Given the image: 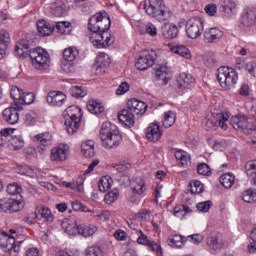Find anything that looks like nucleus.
I'll return each instance as SVG.
<instances>
[{
    "instance_id": "c85d7f7f",
    "label": "nucleus",
    "mask_w": 256,
    "mask_h": 256,
    "mask_svg": "<svg viewBox=\"0 0 256 256\" xmlns=\"http://www.w3.org/2000/svg\"><path fill=\"white\" fill-rule=\"evenodd\" d=\"M77 227V224L69 218H64L61 222L62 230L66 235H69V237H75V235H77Z\"/></svg>"
},
{
    "instance_id": "9b49d317",
    "label": "nucleus",
    "mask_w": 256,
    "mask_h": 256,
    "mask_svg": "<svg viewBox=\"0 0 256 256\" xmlns=\"http://www.w3.org/2000/svg\"><path fill=\"white\" fill-rule=\"evenodd\" d=\"M69 153V146L65 143H60L51 149L50 161H54L55 163H63V161H67Z\"/></svg>"
},
{
    "instance_id": "dca6fc26",
    "label": "nucleus",
    "mask_w": 256,
    "mask_h": 256,
    "mask_svg": "<svg viewBox=\"0 0 256 256\" xmlns=\"http://www.w3.org/2000/svg\"><path fill=\"white\" fill-rule=\"evenodd\" d=\"M13 245H15V237L7 234L5 231H0V249L4 253H13Z\"/></svg>"
},
{
    "instance_id": "6e6552de",
    "label": "nucleus",
    "mask_w": 256,
    "mask_h": 256,
    "mask_svg": "<svg viewBox=\"0 0 256 256\" xmlns=\"http://www.w3.org/2000/svg\"><path fill=\"white\" fill-rule=\"evenodd\" d=\"M157 52L155 50H143L135 63L136 69L139 71H147L157 63Z\"/></svg>"
},
{
    "instance_id": "393cba45",
    "label": "nucleus",
    "mask_w": 256,
    "mask_h": 256,
    "mask_svg": "<svg viewBox=\"0 0 256 256\" xmlns=\"http://www.w3.org/2000/svg\"><path fill=\"white\" fill-rule=\"evenodd\" d=\"M222 37L223 31L219 28L206 29L204 32V41L206 43H217L218 41H221Z\"/></svg>"
},
{
    "instance_id": "72a5a7b5",
    "label": "nucleus",
    "mask_w": 256,
    "mask_h": 256,
    "mask_svg": "<svg viewBox=\"0 0 256 256\" xmlns=\"http://www.w3.org/2000/svg\"><path fill=\"white\" fill-rule=\"evenodd\" d=\"M77 233L82 237H92L97 233V226L93 224H81L77 227Z\"/></svg>"
},
{
    "instance_id": "864d4df0",
    "label": "nucleus",
    "mask_w": 256,
    "mask_h": 256,
    "mask_svg": "<svg viewBox=\"0 0 256 256\" xmlns=\"http://www.w3.org/2000/svg\"><path fill=\"white\" fill-rule=\"evenodd\" d=\"M117 199H119V190L117 189L109 191L104 197V201L107 205H112Z\"/></svg>"
},
{
    "instance_id": "4468645a",
    "label": "nucleus",
    "mask_w": 256,
    "mask_h": 256,
    "mask_svg": "<svg viewBox=\"0 0 256 256\" xmlns=\"http://www.w3.org/2000/svg\"><path fill=\"white\" fill-rule=\"evenodd\" d=\"M33 141L40 144V147L38 148V153L43 154L45 153V151H47V148L53 145V136L49 132H44L35 135L33 137Z\"/></svg>"
},
{
    "instance_id": "774afa93",
    "label": "nucleus",
    "mask_w": 256,
    "mask_h": 256,
    "mask_svg": "<svg viewBox=\"0 0 256 256\" xmlns=\"http://www.w3.org/2000/svg\"><path fill=\"white\" fill-rule=\"evenodd\" d=\"M145 33L149 35L150 37H157V26L155 24L148 22L145 27Z\"/></svg>"
},
{
    "instance_id": "a19ab883",
    "label": "nucleus",
    "mask_w": 256,
    "mask_h": 256,
    "mask_svg": "<svg viewBox=\"0 0 256 256\" xmlns=\"http://www.w3.org/2000/svg\"><path fill=\"white\" fill-rule=\"evenodd\" d=\"M220 183L225 187V189H231L235 184V175L231 172L222 174L220 176Z\"/></svg>"
},
{
    "instance_id": "4d7b16f0",
    "label": "nucleus",
    "mask_w": 256,
    "mask_h": 256,
    "mask_svg": "<svg viewBox=\"0 0 256 256\" xmlns=\"http://www.w3.org/2000/svg\"><path fill=\"white\" fill-rule=\"evenodd\" d=\"M146 247H148L150 251H153V253H156L157 256H163V249L161 248V244L155 242L154 240H150Z\"/></svg>"
},
{
    "instance_id": "2f4dec72",
    "label": "nucleus",
    "mask_w": 256,
    "mask_h": 256,
    "mask_svg": "<svg viewBox=\"0 0 256 256\" xmlns=\"http://www.w3.org/2000/svg\"><path fill=\"white\" fill-rule=\"evenodd\" d=\"M37 30L40 35L47 37L53 33L55 26L51 25V23L47 22L46 20H39L37 22Z\"/></svg>"
},
{
    "instance_id": "c03bdc74",
    "label": "nucleus",
    "mask_w": 256,
    "mask_h": 256,
    "mask_svg": "<svg viewBox=\"0 0 256 256\" xmlns=\"http://www.w3.org/2000/svg\"><path fill=\"white\" fill-rule=\"evenodd\" d=\"M79 57V50L75 47L66 48L63 52L64 61L73 62Z\"/></svg>"
},
{
    "instance_id": "473e14b6",
    "label": "nucleus",
    "mask_w": 256,
    "mask_h": 256,
    "mask_svg": "<svg viewBox=\"0 0 256 256\" xmlns=\"http://www.w3.org/2000/svg\"><path fill=\"white\" fill-rule=\"evenodd\" d=\"M170 51L172 53H175L176 55H179L180 57H183L184 59H191V50L183 45H169L168 46Z\"/></svg>"
},
{
    "instance_id": "a211bd4d",
    "label": "nucleus",
    "mask_w": 256,
    "mask_h": 256,
    "mask_svg": "<svg viewBox=\"0 0 256 256\" xmlns=\"http://www.w3.org/2000/svg\"><path fill=\"white\" fill-rule=\"evenodd\" d=\"M127 107L133 115H145L147 111V104L136 98L128 100Z\"/></svg>"
},
{
    "instance_id": "f704fd0d",
    "label": "nucleus",
    "mask_w": 256,
    "mask_h": 256,
    "mask_svg": "<svg viewBox=\"0 0 256 256\" xmlns=\"http://www.w3.org/2000/svg\"><path fill=\"white\" fill-rule=\"evenodd\" d=\"M81 153L84 157H95V141L86 140L82 142Z\"/></svg>"
},
{
    "instance_id": "de8ad7c7",
    "label": "nucleus",
    "mask_w": 256,
    "mask_h": 256,
    "mask_svg": "<svg viewBox=\"0 0 256 256\" xmlns=\"http://www.w3.org/2000/svg\"><path fill=\"white\" fill-rule=\"evenodd\" d=\"M187 213H191V208L182 204L177 205L173 210L174 217H177L178 219H184Z\"/></svg>"
},
{
    "instance_id": "bb28decb",
    "label": "nucleus",
    "mask_w": 256,
    "mask_h": 256,
    "mask_svg": "<svg viewBox=\"0 0 256 256\" xmlns=\"http://www.w3.org/2000/svg\"><path fill=\"white\" fill-rule=\"evenodd\" d=\"M156 81L160 83V85H167L169 83V67L167 65H159L156 68Z\"/></svg>"
},
{
    "instance_id": "680f3d73",
    "label": "nucleus",
    "mask_w": 256,
    "mask_h": 256,
    "mask_svg": "<svg viewBox=\"0 0 256 256\" xmlns=\"http://www.w3.org/2000/svg\"><path fill=\"white\" fill-rule=\"evenodd\" d=\"M86 256H103V250L99 246H90L86 249Z\"/></svg>"
},
{
    "instance_id": "f03ea898",
    "label": "nucleus",
    "mask_w": 256,
    "mask_h": 256,
    "mask_svg": "<svg viewBox=\"0 0 256 256\" xmlns=\"http://www.w3.org/2000/svg\"><path fill=\"white\" fill-rule=\"evenodd\" d=\"M100 139L105 149H115L121 145L123 137L117 126L111 122H104L100 128Z\"/></svg>"
},
{
    "instance_id": "39448f33",
    "label": "nucleus",
    "mask_w": 256,
    "mask_h": 256,
    "mask_svg": "<svg viewBox=\"0 0 256 256\" xmlns=\"http://www.w3.org/2000/svg\"><path fill=\"white\" fill-rule=\"evenodd\" d=\"M111 28V18L107 12H99L89 19L88 29L90 33H103Z\"/></svg>"
},
{
    "instance_id": "cd10ccee",
    "label": "nucleus",
    "mask_w": 256,
    "mask_h": 256,
    "mask_svg": "<svg viewBox=\"0 0 256 256\" xmlns=\"http://www.w3.org/2000/svg\"><path fill=\"white\" fill-rule=\"evenodd\" d=\"M241 23L244 27L256 25V11L253 9L244 10L242 13Z\"/></svg>"
},
{
    "instance_id": "bf43d9fd",
    "label": "nucleus",
    "mask_w": 256,
    "mask_h": 256,
    "mask_svg": "<svg viewBox=\"0 0 256 256\" xmlns=\"http://www.w3.org/2000/svg\"><path fill=\"white\" fill-rule=\"evenodd\" d=\"M6 191L9 195H21V191L23 188L17 183H10L8 184Z\"/></svg>"
},
{
    "instance_id": "7ed1b4c3",
    "label": "nucleus",
    "mask_w": 256,
    "mask_h": 256,
    "mask_svg": "<svg viewBox=\"0 0 256 256\" xmlns=\"http://www.w3.org/2000/svg\"><path fill=\"white\" fill-rule=\"evenodd\" d=\"M81 117H83V113L81 112L80 107L72 105L66 108V110L64 111V125L69 135H73L79 130Z\"/></svg>"
},
{
    "instance_id": "338daca9",
    "label": "nucleus",
    "mask_w": 256,
    "mask_h": 256,
    "mask_svg": "<svg viewBox=\"0 0 256 256\" xmlns=\"http://www.w3.org/2000/svg\"><path fill=\"white\" fill-rule=\"evenodd\" d=\"M149 217H151V211L144 209L135 214L134 219H136L137 221H147Z\"/></svg>"
},
{
    "instance_id": "aec40b11",
    "label": "nucleus",
    "mask_w": 256,
    "mask_h": 256,
    "mask_svg": "<svg viewBox=\"0 0 256 256\" xmlns=\"http://www.w3.org/2000/svg\"><path fill=\"white\" fill-rule=\"evenodd\" d=\"M230 124L232 125L233 129L236 131H243L244 129H253L251 128V123H249V118L244 115L233 116L230 119Z\"/></svg>"
},
{
    "instance_id": "f8f14e48",
    "label": "nucleus",
    "mask_w": 256,
    "mask_h": 256,
    "mask_svg": "<svg viewBox=\"0 0 256 256\" xmlns=\"http://www.w3.org/2000/svg\"><path fill=\"white\" fill-rule=\"evenodd\" d=\"M0 207L3 211H9L10 213H17L25 207V201L22 198H2L0 200Z\"/></svg>"
},
{
    "instance_id": "3c124183",
    "label": "nucleus",
    "mask_w": 256,
    "mask_h": 256,
    "mask_svg": "<svg viewBox=\"0 0 256 256\" xmlns=\"http://www.w3.org/2000/svg\"><path fill=\"white\" fill-rule=\"evenodd\" d=\"M24 121L28 126L35 125L39 121V114L35 111H30L25 114Z\"/></svg>"
},
{
    "instance_id": "f257e3e1",
    "label": "nucleus",
    "mask_w": 256,
    "mask_h": 256,
    "mask_svg": "<svg viewBox=\"0 0 256 256\" xmlns=\"http://www.w3.org/2000/svg\"><path fill=\"white\" fill-rule=\"evenodd\" d=\"M143 7L145 13H147L149 17L159 21V23L170 21L171 17H173V11L165 5L163 0H145Z\"/></svg>"
},
{
    "instance_id": "ddd939ff",
    "label": "nucleus",
    "mask_w": 256,
    "mask_h": 256,
    "mask_svg": "<svg viewBox=\"0 0 256 256\" xmlns=\"http://www.w3.org/2000/svg\"><path fill=\"white\" fill-rule=\"evenodd\" d=\"M111 65V56L105 52H99L96 58L95 73L96 75H104Z\"/></svg>"
},
{
    "instance_id": "5701e85b",
    "label": "nucleus",
    "mask_w": 256,
    "mask_h": 256,
    "mask_svg": "<svg viewBox=\"0 0 256 256\" xmlns=\"http://www.w3.org/2000/svg\"><path fill=\"white\" fill-rule=\"evenodd\" d=\"M118 119L125 127H133L135 125V114L128 107L118 113Z\"/></svg>"
},
{
    "instance_id": "58836bf2",
    "label": "nucleus",
    "mask_w": 256,
    "mask_h": 256,
    "mask_svg": "<svg viewBox=\"0 0 256 256\" xmlns=\"http://www.w3.org/2000/svg\"><path fill=\"white\" fill-rule=\"evenodd\" d=\"M177 120V115L173 111H167L164 113L162 118V125L169 129V127H173L175 125V121Z\"/></svg>"
},
{
    "instance_id": "49530a36",
    "label": "nucleus",
    "mask_w": 256,
    "mask_h": 256,
    "mask_svg": "<svg viewBox=\"0 0 256 256\" xmlns=\"http://www.w3.org/2000/svg\"><path fill=\"white\" fill-rule=\"evenodd\" d=\"M56 31L60 33V35H70L71 34V22L62 21L56 22Z\"/></svg>"
},
{
    "instance_id": "0eeeda50",
    "label": "nucleus",
    "mask_w": 256,
    "mask_h": 256,
    "mask_svg": "<svg viewBox=\"0 0 256 256\" xmlns=\"http://www.w3.org/2000/svg\"><path fill=\"white\" fill-rule=\"evenodd\" d=\"M88 37L92 45H94V47H98V49H107V47H111V45L115 43V36L107 32V30L98 34L89 33Z\"/></svg>"
},
{
    "instance_id": "f3484780",
    "label": "nucleus",
    "mask_w": 256,
    "mask_h": 256,
    "mask_svg": "<svg viewBox=\"0 0 256 256\" xmlns=\"http://www.w3.org/2000/svg\"><path fill=\"white\" fill-rule=\"evenodd\" d=\"M220 7L226 19H233L237 15V3L233 0H222Z\"/></svg>"
},
{
    "instance_id": "0e129e2a",
    "label": "nucleus",
    "mask_w": 256,
    "mask_h": 256,
    "mask_svg": "<svg viewBox=\"0 0 256 256\" xmlns=\"http://www.w3.org/2000/svg\"><path fill=\"white\" fill-rule=\"evenodd\" d=\"M131 89V85L127 82H121L116 89V95L121 96L125 95L126 93H129V90Z\"/></svg>"
},
{
    "instance_id": "6ab92c4d",
    "label": "nucleus",
    "mask_w": 256,
    "mask_h": 256,
    "mask_svg": "<svg viewBox=\"0 0 256 256\" xmlns=\"http://www.w3.org/2000/svg\"><path fill=\"white\" fill-rule=\"evenodd\" d=\"M66 100L67 95L59 91H51L46 97V101L51 105V107H61Z\"/></svg>"
},
{
    "instance_id": "4be33fe9",
    "label": "nucleus",
    "mask_w": 256,
    "mask_h": 256,
    "mask_svg": "<svg viewBox=\"0 0 256 256\" xmlns=\"http://www.w3.org/2000/svg\"><path fill=\"white\" fill-rule=\"evenodd\" d=\"M163 133L161 132V127L157 123H151L146 129V139L152 141L153 143L161 139Z\"/></svg>"
},
{
    "instance_id": "69168bd1",
    "label": "nucleus",
    "mask_w": 256,
    "mask_h": 256,
    "mask_svg": "<svg viewBox=\"0 0 256 256\" xmlns=\"http://www.w3.org/2000/svg\"><path fill=\"white\" fill-rule=\"evenodd\" d=\"M61 68L64 73H75V64L71 61L64 60Z\"/></svg>"
},
{
    "instance_id": "a18cd8bd",
    "label": "nucleus",
    "mask_w": 256,
    "mask_h": 256,
    "mask_svg": "<svg viewBox=\"0 0 256 256\" xmlns=\"http://www.w3.org/2000/svg\"><path fill=\"white\" fill-rule=\"evenodd\" d=\"M38 215H41L42 219H44L45 223L50 224L53 221V214L51 210L47 206H40L37 208Z\"/></svg>"
},
{
    "instance_id": "7c9ffc66",
    "label": "nucleus",
    "mask_w": 256,
    "mask_h": 256,
    "mask_svg": "<svg viewBox=\"0 0 256 256\" xmlns=\"http://www.w3.org/2000/svg\"><path fill=\"white\" fill-rule=\"evenodd\" d=\"M87 109L89 113H92V115H99L105 111V106L100 100L92 99L88 101Z\"/></svg>"
},
{
    "instance_id": "13d9d810",
    "label": "nucleus",
    "mask_w": 256,
    "mask_h": 256,
    "mask_svg": "<svg viewBox=\"0 0 256 256\" xmlns=\"http://www.w3.org/2000/svg\"><path fill=\"white\" fill-rule=\"evenodd\" d=\"M70 94L72 97H85L87 96V90L83 89V87L80 86H72L70 88Z\"/></svg>"
},
{
    "instance_id": "423d86ee",
    "label": "nucleus",
    "mask_w": 256,
    "mask_h": 256,
    "mask_svg": "<svg viewBox=\"0 0 256 256\" xmlns=\"http://www.w3.org/2000/svg\"><path fill=\"white\" fill-rule=\"evenodd\" d=\"M227 121H229L228 113L212 114L203 120L202 127L206 131L217 129V127H221L223 131H227Z\"/></svg>"
},
{
    "instance_id": "c9c22d12",
    "label": "nucleus",
    "mask_w": 256,
    "mask_h": 256,
    "mask_svg": "<svg viewBox=\"0 0 256 256\" xmlns=\"http://www.w3.org/2000/svg\"><path fill=\"white\" fill-rule=\"evenodd\" d=\"M162 34L166 39H175L179 34V29L175 24H166L162 27Z\"/></svg>"
},
{
    "instance_id": "603ef678",
    "label": "nucleus",
    "mask_w": 256,
    "mask_h": 256,
    "mask_svg": "<svg viewBox=\"0 0 256 256\" xmlns=\"http://www.w3.org/2000/svg\"><path fill=\"white\" fill-rule=\"evenodd\" d=\"M67 8L63 2H58L52 6V13L55 17H63V14L66 13Z\"/></svg>"
},
{
    "instance_id": "6e6d98bb",
    "label": "nucleus",
    "mask_w": 256,
    "mask_h": 256,
    "mask_svg": "<svg viewBox=\"0 0 256 256\" xmlns=\"http://www.w3.org/2000/svg\"><path fill=\"white\" fill-rule=\"evenodd\" d=\"M190 191L192 194L203 193L204 191L203 183H201V181L199 180H194L190 182Z\"/></svg>"
},
{
    "instance_id": "20e7f679",
    "label": "nucleus",
    "mask_w": 256,
    "mask_h": 256,
    "mask_svg": "<svg viewBox=\"0 0 256 256\" xmlns=\"http://www.w3.org/2000/svg\"><path fill=\"white\" fill-rule=\"evenodd\" d=\"M217 79L224 91H231L239 81V74L233 68L222 66L217 70Z\"/></svg>"
},
{
    "instance_id": "052dcab7",
    "label": "nucleus",
    "mask_w": 256,
    "mask_h": 256,
    "mask_svg": "<svg viewBox=\"0 0 256 256\" xmlns=\"http://www.w3.org/2000/svg\"><path fill=\"white\" fill-rule=\"evenodd\" d=\"M136 241L138 245H144V247H147L151 239L149 238V236L144 234L143 230H138V238Z\"/></svg>"
},
{
    "instance_id": "4c0bfd02",
    "label": "nucleus",
    "mask_w": 256,
    "mask_h": 256,
    "mask_svg": "<svg viewBox=\"0 0 256 256\" xmlns=\"http://www.w3.org/2000/svg\"><path fill=\"white\" fill-rule=\"evenodd\" d=\"M10 149L14 151H19L25 147V140L21 135H13L8 139Z\"/></svg>"
},
{
    "instance_id": "1a4fd4ad",
    "label": "nucleus",
    "mask_w": 256,
    "mask_h": 256,
    "mask_svg": "<svg viewBox=\"0 0 256 256\" xmlns=\"http://www.w3.org/2000/svg\"><path fill=\"white\" fill-rule=\"evenodd\" d=\"M29 55L35 69H46V67H49V53L45 49L41 47L32 49Z\"/></svg>"
},
{
    "instance_id": "5fc2aeb1",
    "label": "nucleus",
    "mask_w": 256,
    "mask_h": 256,
    "mask_svg": "<svg viewBox=\"0 0 256 256\" xmlns=\"http://www.w3.org/2000/svg\"><path fill=\"white\" fill-rule=\"evenodd\" d=\"M245 171L248 177H256V160H250L245 165Z\"/></svg>"
},
{
    "instance_id": "c756f323",
    "label": "nucleus",
    "mask_w": 256,
    "mask_h": 256,
    "mask_svg": "<svg viewBox=\"0 0 256 256\" xmlns=\"http://www.w3.org/2000/svg\"><path fill=\"white\" fill-rule=\"evenodd\" d=\"M16 57H28L29 56V41L22 39L16 44L14 49Z\"/></svg>"
},
{
    "instance_id": "37998d69",
    "label": "nucleus",
    "mask_w": 256,
    "mask_h": 256,
    "mask_svg": "<svg viewBox=\"0 0 256 256\" xmlns=\"http://www.w3.org/2000/svg\"><path fill=\"white\" fill-rule=\"evenodd\" d=\"M174 155L182 167H187L191 163V156L183 150L176 151Z\"/></svg>"
},
{
    "instance_id": "2eb2a0df",
    "label": "nucleus",
    "mask_w": 256,
    "mask_h": 256,
    "mask_svg": "<svg viewBox=\"0 0 256 256\" xmlns=\"http://www.w3.org/2000/svg\"><path fill=\"white\" fill-rule=\"evenodd\" d=\"M21 110L22 109H18L14 104L3 110L2 117L9 125H15V123L19 122V111Z\"/></svg>"
},
{
    "instance_id": "8fccbe9b",
    "label": "nucleus",
    "mask_w": 256,
    "mask_h": 256,
    "mask_svg": "<svg viewBox=\"0 0 256 256\" xmlns=\"http://www.w3.org/2000/svg\"><path fill=\"white\" fill-rule=\"evenodd\" d=\"M241 197L245 203H256V191L254 189L245 190Z\"/></svg>"
},
{
    "instance_id": "9d476101",
    "label": "nucleus",
    "mask_w": 256,
    "mask_h": 256,
    "mask_svg": "<svg viewBox=\"0 0 256 256\" xmlns=\"http://www.w3.org/2000/svg\"><path fill=\"white\" fill-rule=\"evenodd\" d=\"M204 26L201 18H191L186 23V35L189 39H197L201 37Z\"/></svg>"
},
{
    "instance_id": "b1692460",
    "label": "nucleus",
    "mask_w": 256,
    "mask_h": 256,
    "mask_svg": "<svg viewBox=\"0 0 256 256\" xmlns=\"http://www.w3.org/2000/svg\"><path fill=\"white\" fill-rule=\"evenodd\" d=\"M178 87L185 91V89H191L195 85V78L189 73H181L177 77Z\"/></svg>"
},
{
    "instance_id": "412c9836",
    "label": "nucleus",
    "mask_w": 256,
    "mask_h": 256,
    "mask_svg": "<svg viewBox=\"0 0 256 256\" xmlns=\"http://www.w3.org/2000/svg\"><path fill=\"white\" fill-rule=\"evenodd\" d=\"M130 189L135 195H139L143 197L145 195V191H147V184H145V180L141 177H136L130 180Z\"/></svg>"
},
{
    "instance_id": "e433bc0d",
    "label": "nucleus",
    "mask_w": 256,
    "mask_h": 256,
    "mask_svg": "<svg viewBox=\"0 0 256 256\" xmlns=\"http://www.w3.org/2000/svg\"><path fill=\"white\" fill-rule=\"evenodd\" d=\"M168 245L173 249H181L185 245V237L179 234H172L168 237Z\"/></svg>"
},
{
    "instance_id": "ea45409f",
    "label": "nucleus",
    "mask_w": 256,
    "mask_h": 256,
    "mask_svg": "<svg viewBox=\"0 0 256 256\" xmlns=\"http://www.w3.org/2000/svg\"><path fill=\"white\" fill-rule=\"evenodd\" d=\"M24 94L25 92L23 91V89L19 88L18 86L11 87L10 95L14 100L15 107H19V104L21 103Z\"/></svg>"
},
{
    "instance_id": "79ce46f5",
    "label": "nucleus",
    "mask_w": 256,
    "mask_h": 256,
    "mask_svg": "<svg viewBox=\"0 0 256 256\" xmlns=\"http://www.w3.org/2000/svg\"><path fill=\"white\" fill-rule=\"evenodd\" d=\"M113 185V178L111 176H104L98 181V189L101 193H107Z\"/></svg>"
},
{
    "instance_id": "a878e982",
    "label": "nucleus",
    "mask_w": 256,
    "mask_h": 256,
    "mask_svg": "<svg viewBox=\"0 0 256 256\" xmlns=\"http://www.w3.org/2000/svg\"><path fill=\"white\" fill-rule=\"evenodd\" d=\"M206 243L212 251H219V249L223 248V240H221V236L217 233L209 234Z\"/></svg>"
},
{
    "instance_id": "09e8293b",
    "label": "nucleus",
    "mask_w": 256,
    "mask_h": 256,
    "mask_svg": "<svg viewBox=\"0 0 256 256\" xmlns=\"http://www.w3.org/2000/svg\"><path fill=\"white\" fill-rule=\"evenodd\" d=\"M35 101V94L27 92L23 94L20 104H18L17 109H23V105H31Z\"/></svg>"
},
{
    "instance_id": "e2e57ef3",
    "label": "nucleus",
    "mask_w": 256,
    "mask_h": 256,
    "mask_svg": "<svg viewBox=\"0 0 256 256\" xmlns=\"http://www.w3.org/2000/svg\"><path fill=\"white\" fill-rule=\"evenodd\" d=\"M10 41H11V38L9 36V32L5 30H0V46L7 47Z\"/></svg>"
}]
</instances>
